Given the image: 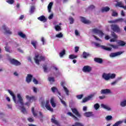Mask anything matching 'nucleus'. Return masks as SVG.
<instances>
[{
	"instance_id": "de8ad7c7",
	"label": "nucleus",
	"mask_w": 126,
	"mask_h": 126,
	"mask_svg": "<svg viewBox=\"0 0 126 126\" xmlns=\"http://www.w3.org/2000/svg\"><path fill=\"white\" fill-rule=\"evenodd\" d=\"M88 56H89V54L84 52L83 53V57L84 58V59H86V58H87L88 57Z\"/></svg>"
},
{
	"instance_id": "a878e982",
	"label": "nucleus",
	"mask_w": 126,
	"mask_h": 126,
	"mask_svg": "<svg viewBox=\"0 0 126 126\" xmlns=\"http://www.w3.org/2000/svg\"><path fill=\"white\" fill-rule=\"evenodd\" d=\"M121 80V78H118L115 80H114L113 82L111 83V86H115V85H116V84Z\"/></svg>"
},
{
	"instance_id": "4468645a",
	"label": "nucleus",
	"mask_w": 126,
	"mask_h": 126,
	"mask_svg": "<svg viewBox=\"0 0 126 126\" xmlns=\"http://www.w3.org/2000/svg\"><path fill=\"white\" fill-rule=\"evenodd\" d=\"M80 18L81 19V21L85 24H90V23H91V22L90 21L87 20L85 18L83 17H80Z\"/></svg>"
},
{
	"instance_id": "f257e3e1",
	"label": "nucleus",
	"mask_w": 126,
	"mask_h": 126,
	"mask_svg": "<svg viewBox=\"0 0 126 126\" xmlns=\"http://www.w3.org/2000/svg\"><path fill=\"white\" fill-rule=\"evenodd\" d=\"M8 92L9 93L10 95L12 96L13 100L14 102H15V104H16V105H17L18 103H20L21 106H19L18 105H16L17 108L19 109V110H21V112H23V114H27V111L26 110V109H25L24 106H23L24 105V102L23 101V98H22V96H21V94H17V97L18 99V100H16L14 93H13L12 91H10V90H8Z\"/></svg>"
},
{
	"instance_id": "393cba45",
	"label": "nucleus",
	"mask_w": 126,
	"mask_h": 126,
	"mask_svg": "<svg viewBox=\"0 0 126 126\" xmlns=\"http://www.w3.org/2000/svg\"><path fill=\"white\" fill-rule=\"evenodd\" d=\"M33 76L31 74H28L26 78V81L28 83H30L31 82V80L32 79Z\"/></svg>"
},
{
	"instance_id": "603ef678",
	"label": "nucleus",
	"mask_w": 126,
	"mask_h": 126,
	"mask_svg": "<svg viewBox=\"0 0 126 126\" xmlns=\"http://www.w3.org/2000/svg\"><path fill=\"white\" fill-rule=\"evenodd\" d=\"M94 108L95 110H98V109L100 108V105H99L98 103H96L94 105Z\"/></svg>"
},
{
	"instance_id": "9d476101",
	"label": "nucleus",
	"mask_w": 126,
	"mask_h": 126,
	"mask_svg": "<svg viewBox=\"0 0 126 126\" xmlns=\"http://www.w3.org/2000/svg\"><path fill=\"white\" fill-rule=\"evenodd\" d=\"M64 84H65V82L63 81L61 82V85L62 86H63L66 95H67V96H68V95H69V91H68V89L64 86Z\"/></svg>"
},
{
	"instance_id": "7ed1b4c3",
	"label": "nucleus",
	"mask_w": 126,
	"mask_h": 126,
	"mask_svg": "<svg viewBox=\"0 0 126 126\" xmlns=\"http://www.w3.org/2000/svg\"><path fill=\"white\" fill-rule=\"evenodd\" d=\"M34 61L36 64L39 65L40 64V62H42V61H45V57L39 54H36L34 58Z\"/></svg>"
},
{
	"instance_id": "58836bf2",
	"label": "nucleus",
	"mask_w": 126,
	"mask_h": 126,
	"mask_svg": "<svg viewBox=\"0 0 126 126\" xmlns=\"http://www.w3.org/2000/svg\"><path fill=\"white\" fill-rule=\"evenodd\" d=\"M65 55V50L64 49L59 53L60 58H63Z\"/></svg>"
},
{
	"instance_id": "ddd939ff",
	"label": "nucleus",
	"mask_w": 126,
	"mask_h": 126,
	"mask_svg": "<svg viewBox=\"0 0 126 126\" xmlns=\"http://www.w3.org/2000/svg\"><path fill=\"white\" fill-rule=\"evenodd\" d=\"M111 29L114 31V32H120V28L119 26L117 25H111Z\"/></svg>"
},
{
	"instance_id": "0eeeda50",
	"label": "nucleus",
	"mask_w": 126,
	"mask_h": 126,
	"mask_svg": "<svg viewBox=\"0 0 126 126\" xmlns=\"http://www.w3.org/2000/svg\"><path fill=\"white\" fill-rule=\"evenodd\" d=\"M94 45L96 47H101L102 49H103V50H105V51H108V52H110V51H112V47H108L104 45L101 46L100 44L96 42L94 43Z\"/></svg>"
},
{
	"instance_id": "864d4df0",
	"label": "nucleus",
	"mask_w": 126,
	"mask_h": 126,
	"mask_svg": "<svg viewBox=\"0 0 126 126\" xmlns=\"http://www.w3.org/2000/svg\"><path fill=\"white\" fill-rule=\"evenodd\" d=\"M69 20L70 21V24H73V22H74V19L72 18L71 17H69Z\"/></svg>"
},
{
	"instance_id": "dca6fc26",
	"label": "nucleus",
	"mask_w": 126,
	"mask_h": 126,
	"mask_svg": "<svg viewBox=\"0 0 126 126\" xmlns=\"http://www.w3.org/2000/svg\"><path fill=\"white\" fill-rule=\"evenodd\" d=\"M115 6L117 7V6H119V7H122V8H124V9L126 10V5L124 6V3L122 1H120L117 3L116 4Z\"/></svg>"
},
{
	"instance_id": "a18cd8bd",
	"label": "nucleus",
	"mask_w": 126,
	"mask_h": 126,
	"mask_svg": "<svg viewBox=\"0 0 126 126\" xmlns=\"http://www.w3.org/2000/svg\"><path fill=\"white\" fill-rule=\"evenodd\" d=\"M61 103H62L64 106L65 107H66V103H65V102L63 100V98L60 97V96H58Z\"/></svg>"
},
{
	"instance_id": "13d9d810",
	"label": "nucleus",
	"mask_w": 126,
	"mask_h": 126,
	"mask_svg": "<svg viewBox=\"0 0 126 126\" xmlns=\"http://www.w3.org/2000/svg\"><path fill=\"white\" fill-rule=\"evenodd\" d=\"M79 51V47L75 46V53H77Z\"/></svg>"
},
{
	"instance_id": "72a5a7b5",
	"label": "nucleus",
	"mask_w": 126,
	"mask_h": 126,
	"mask_svg": "<svg viewBox=\"0 0 126 126\" xmlns=\"http://www.w3.org/2000/svg\"><path fill=\"white\" fill-rule=\"evenodd\" d=\"M18 35H19L20 37H21V38H23V39H24L26 37V35H25V34L23 33V32H18Z\"/></svg>"
},
{
	"instance_id": "9b49d317",
	"label": "nucleus",
	"mask_w": 126,
	"mask_h": 126,
	"mask_svg": "<svg viewBox=\"0 0 126 126\" xmlns=\"http://www.w3.org/2000/svg\"><path fill=\"white\" fill-rule=\"evenodd\" d=\"M101 94H112V91L110 89H105L101 90L100 91Z\"/></svg>"
},
{
	"instance_id": "680f3d73",
	"label": "nucleus",
	"mask_w": 126,
	"mask_h": 126,
	"mask_svg": "<svg viewBox=\"0 0 126 126\" xmlns=\"http://www.w3.org/2000/svg\"><path fill=\"white\" fill-rule=\"evenodd\" d=\"M32 81L34 84H38V81L36 79L33 78Z\"/></svg>"
},
{
	"instance_id": "052dcab7",
	"label": "nucleus",
	"mask_w": 126,
	"mask_h": 126,
	"mask_svg": "<svg viewBox=\"0 0 126 126\" xmlns=\"http://www.w3.org/2000/svg\"><path fill=\"white\" fill-rule=\"evenodd\" d=\"M5 49L6 52H8V53H11V52H10V50H9V47H5Z\"/></svg>"
},
{
	"instance_id": "09e8293b",
	"label": "nucleus",
	"mask_w": 126,
	"mask_h": 126,
	"mask_svg": "<svg viewBox=\"0 0 126 126\" xmlns=\"http://www.w3.org/2000/svg\"><path fill=\"white\" fill-rule=\"evenodd\" d=\"M108 45L112 47L113 49H118V48H119V46L117 45H112L110 44H108Z\"/></svg>"
},
{
	"instance_id": "bf43d9fd",
	"label": "nucleus",
	"mask_w": 126,
	"mask_h": 126,
	"mask_svg": "<svg viewBox=\"0 0 126 126\" xmlns=\"http://www.w3.org/2000/svg\"><path fill=\"white\" fill-rule=\"evenodd\" d=\"M28 121H29V122H30V123H32V122L34 121V119H33V118H28Z\"/></svg>"
},
{
	"instance_id": "b1692460",
	"label": "nucleus",
	"mask_w": 126,
	"mask_h": 126,
	"mask_svg": "<svg viewBox=\"0 0 126 126\" xmlns=\"http://www.w3.org/2000/svg\"><path fill=\"white\" fill-rule=\"evenodd\" d=\"M71 110L73 114H75L77 117H78V118H80V114H79V113H78V111L76 109L72 108Z\"/></svg>"
},
{
	"instance_id": "a211bd4d",
	"label": "nucleus",
	"mask_w": 126,
	"mask_h": 126,
	"mask_svg": "<svg viewBox=\"0 0 126 126\" xmlns=\"http://www.w3.org/2000/svg\"><path fill=\"white\" fill-rule=\"evenodd\" d=\"M53 69L55 70L56 73H55V75L56 77H59V76H62V73L59 71L58 68L57 67H53Z\"/></svg>"
},
{
	"instance_id": "79ce46f5",
	"label": "nucleus",
	"mask_w": 126,
	"mask_h": 126,
	"mask_svg": "<svg viewBox=\"0 0 126 126\" xmlns=\"http://www.w3.org/2000/svg\"><path fill=\"white\" fill-rule=\"evenodd\" d=\"M118 44H119V46H125L126 45V42L119 40L118 42Z\"/></svg>"
},
{
	"instance_id": "20e7f679",
	"label": "nucleus",
	"mask_w": 126,
	"mask_h": 126,
	"mask_svg": "<svg viewBox=\"0 0 126 126\" xmlns=\"http://www.w3.org/2000/svg\"><path fill=\"white\" fill-rule=\"evenodd\" d=\"M26 98L29 101L27 102L25 104V105H26V106H29L30 105V104H31V103H32V102H34V101H36V100H37V97H36L35 96H30L29 95H26Z\"/></svg>"
},
{
	"instance_id": "49530a36",
	"label": "nucleus",
	"mask_w": 126,
	"mask_h": 126,
	"mask_svg": "<svg viewBox=\"0 0 126 126\" xmlns=\"http://www.w3.org/2000/svg\"><path fill=\"white\" fill-rule=\"evenodd\" d=\"M113 119V117L111 115H108L105 117L106 121H111Z\"/></svg>"
},
{
	"instance_id": "e2e57ef3",
	"label": "nucleus",
	"mask_w": 126,
	"mask_h": 126,
	"mask_svg": "<svg viewBox=\"0 0 126 126\" xmlns=\"http://www.w3.org/2000/svg\"><path fill=\"white\" fill-rule=\"evenodd\" d=\"M16 7L17 9H19L20 8V4L19 3H17Z\"/></svg>"
},
{
	"instance_id": "4c0bfd02",
	"label": "nucleus",
	"mask_w": 126,
	"mask_h": 126,
	"mask_svg": "<svg viewBox=\"0 0 126 126\" xmlns=\"http://www.w3.org/2000/svg\"><path fill=\"white\" fill-rule=\"evenodd\" d=\"M67 115H68L69 116H70L71 117H73L74 120H75V121H78V118L75 117V116L73 115L72 113H71V112H68Z\"/></svg>"
},
{
	"instance_id": "473e14b6",
	"label": "nucleus",
	"mask_w": 126,
	"mask_h": 126,
	"mask_svg": "<svg viewBox=\"0 0 126 126\" xmlns=\"http://www.w3.org/2000/svg\"><path fill=\"white\" fill-rule=\"evenodd\" d=\"M110 10V7L106 6V7H103L101 9L102 12H107V11H109Z\"/></svg>"
},
{
	"instance_id": "aec40b11",
	"label": "nucleus",
	"mask_w": 126,
	"mask_h": 126,
	"mask_svg": "<svg viewBox=\"0 0 126 126\" xmlns=\"http://www.w3.org/2000/svg\"><path fill=\"white\" fill-rule=\"evenodd\" d=\"M93 97H94V94H91L89 95L88 97L84 98L83 99V103H85L87 102V101H89L90 100H91L92 99Z\"/></svg>"
},
{
	"instance_id": "2eb2a0df",
	"label": "nucleus",
	"mask_w": 126,
	"mask_h": 126,
	"mask_svg": "<svg viewBox=\"0 0 126 126\" xmlns=\"http://www.w3.org/2000/svg\"><path fill=\"white\" fill-rule=\"evenodd\" d=\"M109 23H116L117 22H125V20L123 18L117 19L114 21H109Z\"/></svg>"
},
{
	"instance_id": "69168bd1",
	"label": "nucleus",
	"mask_w": 126,
	"mask_h": 126,
	"mask_svg": "<svg viewBox=\"0 0 126 126\" xmlns=\"http://www.w3.org/2000/svg\"><path fill=\"white\" fill-rule=\"evenodd\" d=\"M53 17H54V14H51L49 16L48 19L51 20V19H53Z\"/></svg>"
},
{
	"instance_id": "c03bdc74",
	"label": "nucleus",
	"mask_w": 126,
	"mask_h": 126,
	"mask_svg": "<svg viewBox=\"0 0 126 126\" xmlns=\"http://www.w3.org/2000/svg\"><path fill=\"white\" fill-rule=\"evenodd\" d=\"M6 1L9 4H13L15 1L14 0H6Z\"/></svg>"
},
{
	"instance_id": "8fccbe9b",
	"label": "nucleus",
	"mask_w": 126,
	"mask_h": 126,
	"mask_svg": "<svg viewBox=\"0 0 126 126\" xmlns=\"http://www.w3.org/2000/svg\"><path fill=\"white\" fill-rule=\"evenodd\" d=\"M94 9H95V6H94V5H90L88 7L89 10H93Z\"/></svg>"
},
{
	"instance_id": "a19ab883",
	"label": "nucleus",
	"mask_w": 126,
	"mask_h": 126,
	"mask_svg": "<svg viewBox=\"0 0 126 126\" xmlns=\"http://www.w3.org/2000/svg\"><path fill=\"white\" fill-rule=\"evenodd\" d=\"M56 38H59V39H61V38H63V34L62 32H60L58 34H57L56 35Z\"/></svg>"
},
{
	"instance_id": "f3484780",
	"label": "nucleus",
	"mask_w": 126,
	"mask_h": 126,
	"mask_svg": "<svg viewBox=\"0 0 126 126\" xmlns=\"http://www.w3.org/2000/svg\"><path fill=\"white\" fill-rule=\"evenodd\" d=\"M45 107L46 108L47 110L50 111V112H54V109L52 108L51 105L49 104V100L46 101V103L45 104Z\"/></svg>"
},
{
	"instance_id": "6e6552de",
	"label": "nucleus",
	"mask_w": 126,
	"mask_h": 126,
	"mask_svg": "<svg viewBox=\"0 0 126 126\" xmlns=\"http://www.w3.org/2000/svg\"><path fill=\"white\" fill-rule=\"evenodd\" d=\"M2 28L3 30H4L5 34H8L9 35H11V34H12L10 29H9V28L6 25H3Z\"/></svg>"
},
{
	"instance_id": "0e129e2a",
	"label": "nucleus",
	"mask_w": 126,
	"mask_h": 126,
	"mask_svg": "<svg viewBox=\"0 0 126 126\" xmlns=\"http://www.w3.org/2000/svg\"><path fill=\"white\" fill-rule=\"evenodd\" d=\"M118 15V13H117L116 11H113L112 13V16H117Z\"/></svg>"
},
{
	"instance_id": "5701e85b",
	"label": "nucleus",
	"mask_w": 126,
	"mask_h": 126,
	"mask_svg": "<svg viewBox=\"0 0 126 126\" xmlns=\"http://www.w3.org/2000/svg\"><path fill=\"white\" fill-rule=\"evenodd\" d=\"M61 25H62V23H60L59 25H56L55 26V29L56 31H58V32L62 31V27H61Z\"/></svg>"
},
{
	"instance_id": "ea45409f",
	"label": "nucleus",
	"mask_w": 126,
	"mask_h": 126,
	"mask_svg": "<svg viewBox=\"0 0 126 126\" xmlns=\"http://www.w3.org/2000/svg\"><path fill=\"white\" fill-rule=\"evenodd\" d=\"M34 11H35V7L34 6H32L30 9V13L31 14H33Z\"/></svg>"
},
{
	"instance_id": "e433bc0d",
	"label": "nucleus",
	"mask_w": 126,
	"mask_h": 126,
	"mask_svg": "<svg viewBox=\"0 0 126 126\" xmlns=\"http://www.w3.org/2000/svg\"><path fill=\"white\" fill-rule=\"evenodd\" d=\"M84 116H85V117H87V118H89V117H91L92 116V112H86L84 113Z\"/></svg>"
},
{
	"instance_id": "cd10ccee",
	"label": "nucleus",
	"mask_w": 126,
	"mask_h": 126,
	"mask_svg": "<svg viewBox=\"0 0 126 126\" xmlns=\"http://www.w3.org/2000/svg\"><path fill=\"white\" fill-rule=\"evenodd\" d=\"M51 122L53 124H55L57 126H59V122H58L57 120H56V119L55 118L54 116H53L51 119Z\"/></svg>"
},
{
	"instance_id": "7c9ffc66",
	"label": "nucleus",
	"mask_w": 126,
	"mask_h": 126,
	"mask_svg": "<svg viewBox=\"0 0 126 126\" xmlns=\"http://www.w3.org/2000/svg\"><path fill=\"white\" fill-rule=\"evenodd\" d=\"M112 36L114 38H112L111 39H110V42H115L116 41V39H117L118 36H117V35H116V33H115V32L112 33Z\"/></svg>"
},
{
	"instance_id": "338daca9",
	"label": "nucleus",
	"mask_w": 126,
	"mask_h": 126,
	"mask_svg": "<svg viewBox=\"0 0 126 126\" xmlns=\"http://www.w3.org/2000/svg\"><path fill=\"white\" fill-rule=\"evenodd\" d=\"M41 41L42 42V45H45V38L44 37H41Z\"/></svg>"
},
{
	"instance_id": "c756f323",
	"label": "nucleus",
	"mask_w": 126,
	"mask_h": 126,
	"mask_svg": "<svg viewBox=\"0 0 126 126\" xmlns=\"http://www.w3.org/2000/svg\"><path fill=\"white\" fill-rule=\"evenodd\" d=\"M51 90L53 93H56V92L58 93V94H59V96H61V93L59 92V91H58V89H57V88L53 87L51 88Z\"/></svg>"
},
{
	"instance_id": "774afa93",
	"label": "nucleus",
	"mask_w": 126,
	"mask_h": 126,
	"mask_svg": "<svg viewBox=\"0 0 126 126\" xmlns=\"http://www.w3.org/2000/svg\"><path fill=\"white\" fill-rule=\"evenodd\" d=\"M32 89H33V92H34V93H37V90H38V89L36 88H35L33 87L32 88Z\"/></svg>"
},
{
	"instance_id": "f8f14e48",
	"label": "nucleus",
	"mask_w": 126,
	"mask_h": 126,
	"mask_svg": "<svg viewBox=\"0 0 126 126\" xmlns=\"http://www.w3.org/2000/svg\"><path fill=\"white\" fill-rule=\"evenodd\" d=\"M10 63H12V64H14V65H17V66L20 65V64H21V63L19 61L15 59H11Z\"/></svg>"
},
{
	"instance_id": "37998d69",
	"label": "nucleus",
	"mask_w": 126,
	"mask_h": 126,
	"mask_svg": "<svg viewBox=\"0 0 126 126\" xmlns=\"http://www.w3.org/2000/svg\"><path fill=\"white\" fill-rule=\"evenodd\" d=\"M76 58H77V56L75 55H70L69 56V59L70 60H73L74 59H76Z\"/></svg>"
},
{
	"instance_id": "f704fd0d",
	"label": "nucleus",
	"mask_w": 126,
	"mask_h": 126,
	"mask_svg": "<svg viewBox=\"0 0 126 126\" xmlns=\"http://www.w3.org/2000/svg\"><path fill=\"white\" fill-rule=\"evenodd\" d=\"M43 67L44 72H48L50 70V68H49V67L47 65H44Z\"/></svg>"
},
{
	"instance_id": "412c9836",
	"label": "nucleus",
	"mask_w": 126,
	"mask_h": 126,
	"mask_svg": "<svg viewBox=\"0 0 126 126\" xmlns=\"http://www.w3.org/2000/svg\"><path fill=\"white\" fill-rule=\"evenodd\" d=\"M120 105L121 107H122V108L126 107V98H124L121 101Z\"/></svg>"
},
{
	"instance_id": "c9c22d12",
	"label": "nucleus",
	"mask_w": 126,
	"mask_h": 126,
	"mask_svg": "<svg viewBox=\"0 0 126 126\" xmlns=\"http://www.w3.org/2000/svg\"><path fill=\"white\" fill-rule=\"evenodd\" d=\"M94 62H96V63H102L103 62V60L100 58H94Z\"/></svg>"
},
{
	"instance_id": "6e6d98bb",
	"label": "nucleus",
	"mask_w": 126,
	"mask_h": 126,
	"mask_svg": "<svg viewBox=\"0 0 126 126\" xmlns=\"http://www.w3.org/2000/svg\"><path fill=\"white\" fill-rule=\"evenodd\" d=\"M83 97V94H79L76 95V97L77 99H82V97Z\"/></svg>"
},
{
	"instance_id": "6ab92c4d",
	"label": "nucleus",
	"mask_w": 126,
	"mask_h": 126,
	"mask_svg": "<svg viewBox=\"0 0 126 126\" xmlns=\"http://www.w3.org/2000/svg\"><path fill=\"white\" fill-rule=\"evenodd\" d=\"M100 106L101 108H103V109H104L107 111H112V108H111V107H110V106H108L107 105H105L103 103H101Z\"/></svg>"
},
{
	"instance_id": "4be33fe9",
	"label": "nucleus",
	"mask_w": 126,
	"mask_h": 126,
	"mask_svg": "<svg viewBox=\"0 0 126 126\" xmlns=\"http://www.w3.org/2000/svg\"><path fill=\"white\" fill-rule=\"evenodd\" d=\"M38 20L39 21H41L42 22H47V18L44 15H42L37 18Z\"/></svg>"
},
{
	"instance_id": "f03ea898",
	"label": "nucleus",
	"mask_w": 126,
	"mask_h": 126,
	"mask_svg": "<svg viewBox=\"0 0 126 126\" xmlns=\"http://www.w3.org/2000/svg\"><path fill=\"white\" fill-rule=\"evenodd\" d=\"M102 77L103 79H104V80L108 81V80H110V79H114V78H116V74L104 73L102 74Z\"/></svg>"
},
{
	"instance_id": "1a4fd4ad",
	"label": "nucleus",
	"mask_w": 126,
	"mask_h": 126,
	"mask_svg": "<svg viewBox=\"0 0 126 126\" xmlns=\"http://www.w3.org/2000/svg\"><path fill=\"white\" fill-rule=\"evenodd\" d=\"M124 53H125V51L112 53L110 54L109 56L110 58H115V57H118V56H120V55H122V54H124Z\"/></svg>"
},
{
	"instance_id": "c85d7f7f",
	"label": "nucleus",
	"mask_w": 126,
	"mask_h": 126,
	"mask_svg": "<svg viewBox=\"0 0 126 126\" xmlns=\"http://www.w3.org/2000/svg\"><path fill=\"white\" fill-rule=\"evenodd\" d=\"M31 44L33 46V47L34 48V49H36L37 45H38V42H37L36 40H32Z\"/></svg>"
},
{
	"instance_id": "2f4dec72",
	"label": "nucleus",
	"mask_w": 126,
	"mask_h": 126,
	"mask_svg": "<svg viewBox=\"0 0 126 126\" xmlns=\"http://www.w3.org/2000/svg\"><path fill=\"white\" fill-rule=\"evenodd\" d=\"M53 4H54V3L53 2H51L49 3L47 6V9L48 12H51V10L52 9V6H53Z\"/></svg>"
},
{
	"instance_id": "4d7b16f0",
	"label": "nucleus",
	"mask_w": 126,
	"mask_h": 126,
	"mask_svg": "<svg viewBox=\"0 0 126 126\" xmlns=\"http://www.w3.org/2000/svg\"><path fill=\"white\" fill-rule=\"evenodd\" d=\"M75 34L76 36H80V33H79V32L77 31V30H75Z\"/></svg>"
},
{
	"instance_id": "39448f33",
	"label": "nucleus",
	"mask_w": 126,
	"mask_h": 126,
	"mask_svg": "<svg viewBox=\"0 0 126 126\" xmlns=\"http://www.w3.org/2000/svg\"><path fill=\"white\" fill-rule=\"evenodd\" d=\"M82 71L85 73H89L92 71V67L89 65H85L82 68Z\"/></svg>"
},
{
	"instance_id": "bb28decb",
	"label": "nucleus",
	"mask_w": 126,
	"mask_h": 126,
	"mask_svg": "<svg viewBox=\"0 0 126 126\" xmlns=\"http://www.w3.org/2000/svg\"><path fill=\"white\" fill-rule=\"evenodd\" d=\"M50 103L51 104L52 107L53 108H56V103H55V98L54 97H52L50 99Z\"/></svg>"
},
{
	"instance_id": "3c124183",
	"label": "nucleus",
	"mask_w": 126,
	"mask_h": 126,
	"mask_svg": "<svg viewBox=\"0 0 126 126\" xmlns=\"http://www.w3.org/2000/svg\"><path fill=\"white\" fill-rule=\"evenodd\" d=\"M32 112L34 116V117H37V112L34 111V108L32 107Z\"/></svg>"
},
{
	"instance_id": "5fc2aeb1",
	"label": "nucleus",
	"mask_w": 126,
	"mask_h": 126,
	"mask_svg": "<svg viewBox=\"0 0 126 126\" xmlns=\"http://www.w3.org/2000/svg\"><path fill=\"white\" fill-rule=\"evenodd\" d=\"M48 80L50 82H54L55 81V78L54 77L48 78Z\"/></svg>"
},
{
	"instance_id": "423d86ee",
	"label": "nucleus",
	"mask_w": 126,
	"mask_h": 126,
	"mask_svg": "<svg viewBox=\"0 0 126 126\" xmlns=\"http://www.w3.org/2000/svg\"><path fill=\"white\" fill-rule=\"evenodd\" d=\"M93 32L94 33V34H97L98 35V36L102 38L103 36H104V33L102 32V31L97 29H93Z\"/></svg>"
}]
</instances>
